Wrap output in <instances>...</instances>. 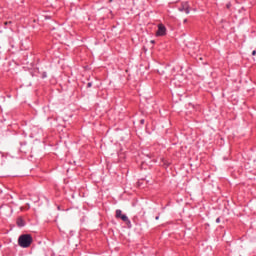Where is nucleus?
Returning <instances> with one entry per match:
<instances>
[{
    "label": "nucleus",
    "mask_w": 256,
    "mask_h": 256,
    "mask_svg": "<svg viewBox=\"0 0 256 256\" xmlns=\"http://www.w3.org/2000/svg\"><path fill=\"white\" fill-rule=\"evenodd\" d=\"M31 243H33V237L30 234H23L18 238V245L23 249L31 247Z\"/></svg>",
    "instance_id": "f257e3e1"
},
{
    "label": "nucleus",
    "mask_w": 256,
    "mask_h": 256,
    "mask_svg": "<svg viewBox=\"0 0 256 256\" xmlns=\"http://www.w3.org/2000/svg\"><path fill=\"white\" fill-rule=\"evenodd\" d=\"M178 11L183 13V11L186 13V15H189L191 13V8L189 7V2H182L181 6L178 7Z\"/></svg>",
    "instance_id": "f03ea898"
},
{
    "label": "nucleus",
    "mask_w": 256,
    "mask_h": 256,
    "mask_svg": "<svg viewBox=\"0 0 256 256\" xmlns=\"http://www.w3.org/2000/svg\"><path fill=\"white\" fill-rule=\"evenodd\" d=\"M164 35H167V28L163 24L158 25V30L156 32V37H164Z\"/></svg>",
    "instance_id": "7ed1b4c3"
},
{
    "label": "nucleus",
    "mask_w": 256,
    "mask_h": 256,
    "mask_svg": "<svg viewBox=\"0 0 256 256\" xmlns=\"http://www.w3.org/2000/svg\"><path fill=\"white\" fill-rule=\"evenodd\" d=\"M120 219H122L124 223H127V225H131V220H129V217H127V215L123 214Z\"/></svg>",
    "instance_id": "20e7f679"
},
{
    "label": "nucleus",
    "mask_w": 256,
    "mask_h": 256,
    "mask_svg": "<svg viewBox=\"0 0 256 256\" xmlns=\"http://www.w3.org/2000/svg\"><path fill=\"white\" fill-rule=\"evenodd\" d=\"M17 225H18V227H25V221H23V219L19 218L17 220Z\"/></svg>",
    "instance_id": "39448f33"
},
{
    "label": "nucleus",
    "mask_w": 256,
    "mask_h": 256,
    "mask_svg": "<svg viewBox=\"0 0 256 256\" xmlns=\"http://www.w3.org/2000/svg\"><path fill=\"white\" fill-rule=\"evenodd\" d=\"M123 217V212L121 210H116V219H121Z\"/></svg>",
    "instance_id": "423d86ee"
},
{
    "label": "nucleus",
    "mask_w": 256,
    "mask_h": 256,
    "mask_svg": "<svg viewBox=\"0 0 256 256\" xmlns=\"http://www.w3.org/2000/svg\"><path fill=\"white\" fill-rule=\"evenodd\" d=\"M93 86V83H91V82H89L88 84H87V87L89 88V87H92Z\"/></svg>",
    "instance_id": "0eeeda50"
},
{
    "label": "nucleus",
    "mask_w": 256,
    "mask_h": 256,
    "mask_svg": "<svg viewBox=\"0 0 256 256\" xmlns=\"http://www.w3.org/2000/svg\"><path fill=\"white\" fill-rule=\"evenodd\" d=\"M140 123L141 125H145V120L144 119L140 120Z\"/></svg>",
    "instance_id": "6e6552de"
},
{
    "label": "nucleus",
    "mask_w": 256,
    "mask_h": 256,
    "mask_svg": "<svg viewBox=\"0 0 256 256\" xmlns=\"http://www.w3.org/2000/svg\"><path fill=\"white\" fill-rule=\"evenodd\" d=\"M216 223H221V218H217Z\"/></svg>",
    "instance_id": "1a4fd4ad"
},
{
    "label": "nucleus",
    "mask_w": 256,
    "mask_h": 256,
    "mask_svg": "<svg viewBox=\"0 0 256 256\" xmlns=\"http://www.w3.org/2000/svg\"><path fill=\"white\" fill-rule=\"evenodd\" d=\"M150 43H152V45H154L155 44V40H151Z\"/></svg>",
    "instance_id": "9d476101"
},
{
    "label": "nucleus",
    "mask_w": 256,
    "mask_h": 256,
    "mask_svg": "<svg viewBox=\"0 0 256 256\" xmlns=\"http://www.w3.org/2000/svg\"><path fill=\"white\" fill-rule=\"evenodd\" d=\"M9 24H11V22H5V23H4V25H9Z\"/></svg>",
    "instance_id": "9b49d317"
},
{
    "label": "nucleus",
    "mask_w": 256,
    "mask_h": 256,
    "mask_svg": "<svg viewBox=\"0 0 256 256\" xmlns=\"http://www.w3.org/2000/svg\"><path fill=\"white\" fill-rule=\"evenodd\" d=\"M252 55H256V51L255 50L252 51Z\"/></svg>",
    "instance_id": "f8f14e48"
},
{
    "label": "nucleus",
    "mask_w": 256,
    "mask_h": 256,
    "mask_svg": "<svg viewBox=\"0 0 256 256\" xmlns=\"http://www.w3.org/2000/svg\"><path fill=\"white\" fill-rule=\"evenodd\" d=\"M158 219H159V216H156V221H158Z\"/></svg>",
    "instance_id": "ddd939ff"
},
{
    "label": "nucleus",
    "mask_w": 256,
    "mask_h": 256,
    "mask_svg": "<svg viewBox=\"0 0 256 256\" xmlns=\"http://www.w3.org/2000/svg\"><path fill=\"white\" fill-rule=\"evenodd\" d=\"M184 23H187V19L184 20Z\"/></svg>",
    "instance_id": "4468645a"
}]
</instances>
